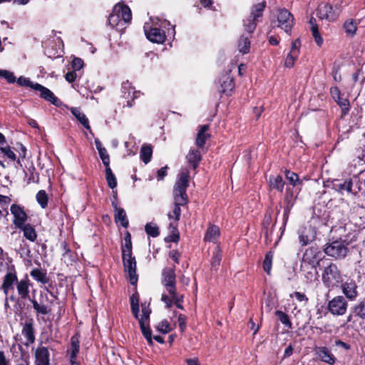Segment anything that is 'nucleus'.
<instances>
[{
	"mask_svg": "<svg viewBox=\"0 0 365 365\" xmlns=\"http://www.w3.org/2000/svg\"><path fill=\"white\" fill-rule=\"evenodd\" d=\"M340 12V9H334L331 5L325 4L319 6L318 15L322 19H324L329 21H334L336 19Z\"/></svg>",
	"mask_w": 365,
	"mask_h": 365,
	"instance_id": "6ab92c4d",
	"label": "nucleus"
},
{
	"mask_svg": "<svg viewBox=\"0 0 365 365\" xmlns=\"http://www.w3.org/2000/svg\"><path fill=\"white\" fill-rule=\"evenodd\" d=\"M277 27L289 34L294 25V17L288 10L285 9H279L277 14Z\"/></svg>",
	"mask_w": 365,
	"mask_h": 365,
	"instance_id": "9d476101",
	"label": "nucleus"
},
{
	"mask_svg": "<svg viewBox=\"0 0 365 365\" xmlns=\"http://www.w3.org/2000/svg\"><path fill=\"white\" fill-rule=\"evenodd\" d=\"M344 297L350 302H354L359 295V287L356 281L348 277L344 282L340 283L339 286Z\"/></svg>",
	"mask_w": 365,
	"mask_h": 365,
	"instance_id": "6e6552de",
	"label": "nucleus"
},
{
	"mask_svg": "<svg viewBox=\"0 0 365 365\" xmlns=\"http://www.w3.org/2000/svg\"><path fill=\"white\" fill-rule=\"evenodd\" d=\"M141 307L143 315L140 319H143V322H145L146 320H149L151 309L148 306H146L145 304H142Z\"/></svg>",
	"mask_w": 365,
	"mask_h": 365,
	"instance_id": "0e129e2a",
	"label": "nucleus"
},
{
	"mask_svg": "<svg viewBox=\"0 0 365 365\" xmlns=\"http://www.w3.org/2000/svg\"><path fill=\"white\" fill-rule=\"evenodd\" d=\"M234 87L233 81L232 78L229 76L226 77V80L223 81L222 84V92L227 93V91H231Z\"/></svg>",
	"mask_w": 365,
	"mask_h": 365,
	"instance_id": "3c124183",
	"label": "nucleus"
},
{
	"mask_svg": "<svg viewBox=\"0 0 365 365\" xmlns=\"http://www.w3.org/2000/svg\"><path fill=\"white\" fill-rule=\"evenodd\" d=\"M171 297L173 298V304L174 303L175 305L180 309L184 310V307L182 305V302H183V295L178 296L177 289L175 292V294H170Z\"/></svg>",
	"mask_w": 365,
	"mask_h": 365,
	"instance_id": "09e8293b",
	"label": "nucleus"
},
{
	"mask_svg": "<svg viewBox=\"0 0 365 365\" xmlns=\"http://www.w3.org/2000/svg\"><path fill=\"white\" fill-rule=\"evenodd\" d=\"M153 154L152 146L150 145H143L140 149V158L147 164L151 160Z\"/></svg>",
	"mask_w": 365,
	"mask_h": 365,
	"instance_id": "72a5a7b5",
	"label": "nucleus"
},
{
	"mask_svg": "<svg viewBox=\"0 0 365 365\" xmlns=\"http://www.w3.org/2000/svg\"><path fill=\"white\" fill-rule=\"evenodd\" d=\"M312 36L314 38V40L318 46H321L322 44L323 40L321 37L319 31H318V26H313V27L311 29Z\"/></svg>",
	"mask_w": 365,
	"mask_h": 365,
	"instance_id": "13d9d810",
	"label": "nucleus"
},
{
	"mask_svg": "<svg viewBox=\"0 0 365 365\" xmlns=\"http://www.w3.org/2000/svg\"><path fill=\"white\" fill-rule=\"evenodd\" d=\"M187 163L195 170L202 160V155L198 149L191 148L186 155Z\"/></svg>",
	"mask_w": 365,
	"mask_h": 365,
	"instance_id": "b1692460",
	"label": "nucleus"
},
{
	"mask_svg": "<svg viewBox=\"0 0 365 365\" xmlns=\"http://www.w3.org/2000/svg\"><path fill=\"white\" fill-rule=\"evenodd\" d=\"M106 178L109 187L114 189L117 186V181L110 166L106 167Z\"/></svg>",
	"mask_w": 365,
	"mask_h": 365,
	"instance_id": "79ce46f5",
	"label": "nucleus"
},
{
	"mask_svg": "<svg viewBox=\"0 0 365 365\" xmlns=\"http://www.w3.org/2000/svg\"><path fill=\"white\" fill-rule=\"evenodd\" d=\"M11 212L14 217L13 223L16 227H21L24 225H25L28 217L21 206L13 204L11 206Z\"/></svg>",
	"mask_w": 365,
	"mask_h": 365,
	"instance_id": "f3484780",
	"label": "nucleus"
},
{
	"mask_svg": "<svg viewBox=\"0 0 365 365\" xmlns=\"http://www.w3.org/2000/svg\"><path fill=\"white\" fill-rule=\"evenodd\" d=\"M327 309L334 316H343L348 309L347 299L342 295L336 296L328 302Z\"/></svg>",
	"mask_w": 365,
	"mask_h": 365,
	"instance_id": "0eeeda50",
	"label": "nucleus"
},
{
	"mask_svg": "<svg viewBox=\"0 0 365 365\" xmlns=\"http://www.w3.org/2000/svg\"><path fill=\"white\" fill-rule=\"evenodd\" d=\"M71 113L83 125V126L91 133L89 121L86 115L82 113L79 108L73 107L70 108Z\"/></svg>",
	"mask_w": 365,
	"mask_h": 365,
	"instance_id": "a878e982",
	"label": "nucleus"
},
{
	"mask_svg": "<svg viewBox=\"0 0 365 365\" xmlns=\"http://www.w3.org/2000/svg\"><path fill=\"white\" fill-rule=\"evenodd\" d=\"M114 11L119 14L124 24L129 23L132 19L131 10L127 5L118 3L114 6Z\"/></svg>",
	"mask_w": 365,
	"mask_h": 365,
	"instance_id": "5701e85b",
	"label": "nucleus"
},
{
	"mask_svg": "<svg viewBox=\"0 0 365 365\" xmlns=\"http://www.w3.org/2000/svg\"><path fill=\"white\" fill-rule=\"evenodd\" d=\"M99 155L105 167H108L110 164V157L106 148L98 151Z\"/></svg>",
	"mask_w": 365,
	"mask_h": 365,
	"instance_id": "4d7b16f0",
	"label": "nucleus"
},
{
	"mask_svg": "<svg viewBox=\"0 0 365 365\" xmlns=\"http://www.w3.org/2000/svg\"><path fill=\"white\" fill-rule=\"evenodd\" d=\"M330 93L334 100L340 106L342 116L346 115L349 110V102L348 99L341 96L340 90L337 87H331L330 88Z\"/></svg>",
	"mask_w": 365,
	"mask_h": 365,
	"instance_id": "a211bd4d",
	"label": "nucleus"
},
{
	"mask_svg": "<svg viewBox=\"0 0 365 365\" xmlns=\"http://www.w3.org/2000/svg\"><path fill=\"white\" fill-rule=\"evenodd\" d=\"M80 339L81 334L79 331H76L71 338L70 349L67 351L70 355L71 365H80L77 361V356L80 350Z\"/></svg>",
	"mask_w": 365,
	"mask_h": 365,
	"instance_id": "f8f14e48",
	"label": "nucleus"
},
{
	"mask_svg": "<svg viewBox=\"0 0 365 365\" xmlns=\"http://www.w3.org/2000/svg\"><path fill=\"white\" fill-rule=\"evenodd\" d=\"M186 321H187V317L185 315H184L182 314H180L178 315V322L179 324L180 331L181 332H184L186 329Z\"/></svg>",
	"mask_w": 365,
	"mask_h": 365,
	"instance_id": "e2e57ef3",
	"label": "nucleus"
},
{
	"mask_svg": "<svg viewBox=\"0 0 365 365\" xmlns=\"http://www.w3.org/2000/svg\"><path fill=\"white\" fill-rule=\"evenodd\" d=\"M131 235L128 232H126L122 242V251H131Z\"/></svg>",
	"mask_w": 365,
	"mask_h": 365,
	"instance_id": "a18cd8bd",
	"label": "nucleus"
},
{
	"mask_svg": "<svg viewBox=\"0 0 365 365\" xmlns=\"http://www.w3.org/2000/svg\"><path fill=\"white\" fill-rule=\"evenodd\" d=\"M322 252H304L302 255V264L310 266L312 268L320 267L321 263L324 265V256Z\"/></svg>",
	"mask_w": 365,
	"mask_h": 365,
	"instance_id": "4468645a",
	"label": "nucleus"
},
{
	"mask_svg": "<svg viewBox=\"0 0 365 365\" xmlns=\"http://www.w3.org/2000/svg\"><path fill=\"white\" fill-rule=\"evenodd\" d=\"M250 41L247 36H241L238 42V49L240 53H247L250 51Z\"/></svg>",
	"mask_w": 365,
	"mask_h": 365,
	"instance_id": "4c0bfd02",
	"label": "nucleus"
},
{
	"mask_svg": "<svg viewBox=\"0 0 365 365\" xmlns=\"http://www.w3.org/2000/svg\"><path fill=\"white\" fill-rule=\"evenodd\" d=\"M299 46H300V42L299 39L295 40L292 43V48L290 53H293L294 55H299Z\"/></svg>",
	"mask_w": 365,
	"mask_h": 365,
	"instance_id": "69168bd1",
	"label": "nucleus"
},
{
	"mask_svg": "<svg viewBox=\"0 0 365 365\" xmlns=\"http://www.w3.org/2000/svg\"><path fill=\"white\" fill-rule=\"evenodd\" d=\"M348 248L341 241L336 240L328 245L324 251H346Z\"/></svg>",
	"mask_w": 365,
	"mask_h": 365,
	"instance_id": "a19ab883",
	"label": "nucleus"
},
{
	"mask_svg": "<svg viewBox=\"0 0 365 365\" xmlns=\"http://www.w3.org/2000/svg\"><path fill=\"white\" fill-rule=\"evenodd\" d=\"M18 277L16 272L14 269H10L9 272H6V274L4 275L3 278V282L1 285L0 289L3 291L4 294L6 296V303L5 306L8 304L7 303V299H9L11 302H16L17 301L16 297L12 294L10 296H9V292H14V285H16V283L18 282Z\"/></svg>",
	"mask_w": 365,
	"mask_h": 365,
	"instance_id": "20e7f679",
	"label": "nucleus"
},
{
	"mask_svg": "<svg viewBox=\"0 0 365 365\" xmlns=\"http://www.w3.org/2000/svg\"><path fill=\"white\" fill-rule=\"evenodd\" d=\"M297 55H294L293 53H289L286 57L284 66L287 68L293 67L294 65L295 60L297 58Z\"/></svg>",
	"mask_w": 365,
	"mask_h": 365,
	"instance_id": "bf43d9fd",
	"label": "nucleus"
},
{
	"mask_svg": "<svg viewBox=\"0 0 365 365\" xmlns=\"http://www.w3.org/2000/svg\"><path fill=\"white\" fill-rule=\"evenodd\" d=\"M284 181L280 175L269 177V186L272 189H276L280 192H283Z\"/></svg>",
	"mask_w": 365,
	"mask_h": 365,
	"instance_id": "7c9ffc66",
	"label": "nucleus"
},
{
	"mask_svg": "<svg viewBox=\"0 0 365 365\" xmlns=\"http://www.w3.org/2000/svg\"><path fill=\"white\" fill-rule=\"evenodd\" d=\"M123 264L125 272L128 273L130 283L132 285H136L138 282V275L136 274V260L132 255L133 252H122Z\"/></svg>",
	"mask_w": 365,
	"mask_h": 365,
	"instance_id": "423d86ee",
	"label": "nucleus"
},
{
	"mask_svg": "<svg viewBox=\"0 0 365 365\" xmlns=\"http://www.w3.org/2000/svg\"><path fill=\"white\" fill-rule=\"evenodd\" d=\"M344 29L347 36H353L357 30V24L353 19H349L344 24Z\"/></svg>",
	"mask_w": 365,
	"mask_h": 365,
	"instance_id": "c9c22d12",
	"label": "nucleus"
},
{
	"mask_svg": "<svg viewBox=\"0 0 365 365\" xmlns=\"http://www.w3.org/2000/svg\"><path fill=\"white\" fill-rule=\"evenodd\" d=\"M34 364L50 365V353L47 347L39 346L34 353Z\"/></svg>",
	"mask_w": 365,
	"mask_h": 365,
	"instance_id": "aec40b11",
	"label": "nucleus"
},
{
	"mask_svg": "<svg viewBox=\"0 0 365 365\" xmlns=\"http://www.w3.org/2000/svg\"><path fill=\"white\" fill-rule=\"evenodd\" d=\"M286 178L289 181L290 184L293 186L296 185L297 182L299 181V177L297 174L294 172L286 170L285 171Z\"/></svg>",
	"mask_w": 365,
	"mask_h": 365,
	"instance_id": "603ef678",
	"label": "nucleus"
},
{
	"mask_svg": "<svg viewBox=\"0 0 365 365\" xmlns=\"http://www.w3.org/2000/svg\"><path fill=\"white\" fill-rule=\"evenodd\" d=\"M273 260V252H266L264 259L262 262V267L264 271L270 275Z\"/></svg>",
	"mask_w": 365,
	"mask_h": 365,
	"instance_id": "58836bf2",
	"label": "nucleus"
},
{
	"mask_svg": "<svg viewBox=\"0 0 365 365\" xmlns=\"http://www.w3.org/2000/svg\"><path fill=\"white\" fill-rule=\"evenodd\" d=\"M108 23L112 27L116 28L117 29H121L120 27L125 25L122 21L119 14L114 11V9L108 17Z\"/></svg>",
	"mask_w": 365,
	"mask_h": 365,
	"instance_id": "2f4dec72",
	"label": "nucleus"
},
{
	"mask_svg": "<svg viewBox=\"0 0 365 365\" xmlns=\"http://www.w3.org/2000/svg\"><path fill=\"white\" fill-rule=\"evenodd\" d=\"M352 186L353 182L351 179L346 180L343 182L334 184V189L341 194H343L344 191L351 193L352 192Z\"/></svg>",
	"mask_w": 365,
	"mask_h": 365,
	"instance_id": "c756f323",
	"label": "nucleus"
},
{
	"mask_svg": "<svg viewBox=\"0 0 365 365\" xmlns=\"http://www.w3.org/2000/svg\"><path fill=\"white\" fill-rule=\"evenodd\" d=\"M316 234L315 228L311 225L303 227L299 236V242L302 246L308 245L314 241Z\"/></svg>",
	"mask_w": 365,
	"mask_h": 365,
	"instance_id": "412c9836",
	"label": "nucleus"
},
{
	"mask_svg": "<svg viewBox=\"0 0 365 365\" xmlns=\"http://www.w3.org/2000/svg\"><path fill=\"white\" fill-rule=\"evenodd\" d=\"M83 66V61L79 58H75L72 61V67L74 70H80Z\"/></svg>",
	"mask_w": 365,
	"mask_h": 365,
	"instance_id": "338daca9",
	"label": "nucleus"
},
{
	"mask_svg": "<svg viewBox=\"0 0 365 365\" xmlns=\"http://www.w3.org/2000/svg\"><path fill=\"white\" fill-rule=\"evenodd\" d=\"M318 359L329 365H334L336 359L331 351L327 346H317L314 349Z\"/></svg>",
	"mask_w": 365,
	"mask_h": 365,
	"instance_id": "dca6fc26",
	"label": "nucleus"
},
{
	"mask_svg": "<svg viewBox=\"0 0 365 365\" xmlns=\"http://www.w3.org/2000/svg\"><path fill=\"white\" fill-rule=\"evenodd\" d=\"M35 91H38L41 93V97L46 101L50 102L54 106H59L61 104L60 100L54 96L52 91L48 88L41 86L39 83H35Z\"/></svg>",
	"mask_w": 365,
	"mask_h": 365,
	"instance_id": "4be33fe9",
	"label": "nucleus"
},
{
	"mask_svg": "<svg viewBox=\"0 0 365 365\" xmlns=\"http://www.w3.org/2000/svg\"><path fill=\"white\" fill-rule=\"evenodd\" d=\"M145 36L148 40L153 43H163L166 38L165 34L158 28H149L148 24L144 26Z\"/></svg>",
	"mask_w": 365,
	"mask_h": 365,
	"instance_id": "2eb2a0df",
	"label": "nucleus"
},
{
	"mask_svg": "<svg viewBox=\"0 0 365 365\" xmlns=\"http://www.w3.org/2000/svg\"><path fill=\"white\" fill-rule=\"evenodd\" d=\"M24 232V236L31 242L36 238L35 229L29 224H25L21 227H19Z\"/></svg>",
	"mask_w": 365,
	"mask_h": 365,
	"instance_id": "473e14b6",
	"label": "nucleus"
},
{
	"mask_svg": "<svg viewBox=\"0 0 365 365\" xmlns=\"http://www.w3.org/2000/svg\"><path fill=\"white\" fill-rule=\"evenodd\" d=\"M354 318L365 320V297L359 299L351 307L346 322H351Z\"/></svg>",
	"mask_w": 365,
	"mask_h": 365,
	"instance_id": "ddd939ff",
	"label": "nucleus"
},
{
	"mask_svg": "<svg viewBox=\"0 0 365 365\" xmlns=\"http://www.w3.org/2000/svg\"><path fill=\"white\" fill-rule=\"evenodd\" d=\"M161 283L170 294H175V292L177 289L175 267L163 269Z\"/></svg>",
	"mask_w": 365,
	"mask_h": 365,
	"instance_id": "1a4fd4ad",
	"label": "nucleus"
},
{
	"mask_svg": "<svg viewBox=\"0 0 365 365\" xmlns=\"http://www.w3.org/2000/svg\"><path fill=\"white\" fill-rule=\"evenodd\" d=\"M31 285L28 276L18 281L16 283V289L19 297L23 299H29L33 305V308L37 314L46 315L51 313V309L47 305L40 304L35 299H31L29 296V287Z\"/></svg>",
	"mask_w": 365,
	"mask_h": 365,
	"instance_id": "f03ea898",
	"label": "nucleus"
},
{
	"mask_svg": "<svg viewBox=\"0 0 365 365\" xmlns=\"http://www.w3.org/2000/svg\"><path fill=\"white\" fill-rule=\"evenodd\" d=\"M291 297H295V299L299 302H304V304H307L309 302V298L304 294L300 292H294L293 294H290Z\"/></svg>",
	"mask_w": 365,
	"mask_h": 365,
	"instance_id": "864d4df0",
	"label": "nucleus"
},
{
	"mask_svg": "<svg viewBox=\"0 0 365 365\" xmlns=\"http://www.w3.org/2000/svg\"><path fill=\"white\" fill-rule=\"evenodd\" d=\"M78 259L77 252H63L61 259L67 264V265H72Z\"/></svg>",
	"mask_w": 365,
	"mask_h": 365,
	"instance_id": "37998d69",
	"label": "nucleus"
},
{
	"mask_svg": "<svg viewBox=\"0 0 365 365\" xmlns=\"http://www.w3.org/2000/svg\"><path fill=\"white\" fill-rule=\"evenodd\" d=\"M145 231L148 236L152 237H156L160 235L159 227L153 222L147 223L145 226Z\"/></svg>",
	"mask_w": 365,
	"mask_h": 365,
	"instance_id": "ea45409f",
	"label": "nucleus"
},
{
	"mask_svg": "<svg viewBox=\"0 0 365 365\" xmlns=\"http://www.w3.org/2000/svg\"><path fill=\"white\" fill-rule=\"evenodd\" d=\"M17 83L21 86H28L35 90V83H32L28 78L19 77L17 80Z\"/></svg>",
	"mask_w": 365,
	"mask_h": 365,
	"instance_id": "5fc2aeb1",
	"label": "nucleus"
},
{
	"mask_svg": "<svg viewBox=\"0 0 365 365\" xmlns=\"http://www.w3.org/2000/svg\"><path fill=\"white\" fill-rule=\"evenodd\" d=\"M170 227L172 228V234L169 236H168L166 238H165V240L167 242H178V240H179V232L177 230V228L174 226H173L171 224L170 225Z\"/></svg>",
	"mask_w": 365,
	"mask_h": 365,
	"instance_id": "8fccbe9b",
	"label": "nucleus"
},
{
	"mask_svg": "<svg viewBox=\"0 0 365 365\" xmlns=\"http://www.w3.org/2000/svg\"><path fill=\"white\" fill-rule=\"evenodd\" d=\"M222 260L221 252H214V255L211 259V266L212 268H217Z\"/></svg>",
	"mask_w": 365,
	"mask_h": 365,
	"instance_id": "052dcab7",
	"label": "nucleus"
},
{
	"mask_svg": "<svg viewBox=\"0 0 365 365\" xmlns=\"http://www.w3.org/2000/svg\"><path fill=\"white\" fill-rule=\"evenodd\" d=\"M220 236V228L216 225H210L205 233V240L215 242Z\"/></svg>",
	"mask_w": 365,
	"mask_h": 365,
	"instance_id": "cd10ccee",
	"label": "nucleus"
},
{
	"mask_svg": "<svg viewBox=\"0 0 365 365\" xmlns=\"http://www.w3.org/2000/svg\"><path fill=\"white\" fill-rule=\"evenodd\" d=\"M324 285L329 289L338 287L342 282V275L337 266L331 262L327 263L322 274Z\"/></svg>",
	"mask_w": 365,
	"mask_h": 365,
	"instance_id": "7ed1b4c3",
	"label": "nucleus"
},
{
	"mask_svg": "<svg viewBox=\"0 0 365 365\" xmlns=\"http://www.w3.org/2000/svg\"><path fill=\"white\" fill-rule=\"evenodd\" d=\"M208 130V125H203L200 127L195 140V144L198 148H204L206 140L210 138V134L207 133Z\"/></svg>",
	"mask_w": 365,
	"mask_h": 365,
	"instance_id": "393cba45",
	"label": "nucleus"
},
{
	"mask_svg": "<svg viewBox=\"0 0 365 365\" xmlns=\"http://www.w3.org/2000/svg\"><path fill=\"white\" fill-rule=\"evenodd\" d=\"M0 77L5 78L9 83H13L16 81L14 73L7 70H0Z\"/></svg>",
	"mask_w": 365,
	"mask_h": 365,
	"instance_id": "de8ad7c7",
	"label": "nucleus"
},
{
	"mask_svg": "<svg viewBox=\"0 0 365 365\" xmlns=\"http://www.w3.org/2000/svg\"><path fill=\"white\" fill-rule=\"evenodd\" d=\"M115 220L120 222V225L126 228L128 226V220L125 210L121 208L115 211Z\"/></svg>",
	"mask_w": 365,
	"mask_h": 365,
	"instance_id": "f704fd0d",
	"label": "nucleus"
},
{
	"mask_svg": "<svg viewBox=\"0 0 365 365\" xmlns=\"http://www.w3.org/2000/svg\"><path fill=\"white\" fill-rule=\"evenodd\" d=\"M265 7V1L255 4L252 7L250 16L244 21V27L247 32L251 34L255 30L258 19L262 16Z\"/></svg>",
	"mask_w": 365,
	"mask_h": 365,
	"instance_id": "39448f33",
	"label": "nucleus"
},
{
	"mask_svg": "<svg viewBox=\"0 0 365 365\" xmlns=\"http://www.w3.org/2000/svg\"><path fill=\"white\" fill-rule=\"evenodd\" d=\"M157 329L162 334H168L171 331L170 324L167 319H164L158 324Z\"/></svg>",
	"mask_w": 365,
	"mask_h": 365,
	"instance_id": "49530a36",
	"label": "nucleus"
},
{
	"mask_svg": "<svg viewBox=\"0 0 365 365\" xmlns=\"http://www.w3.org/2000/svg\"><path fill=\"white\" fill-rule=\"evenodd\" d=\"M36 200L42 208H46L48 205V195L45 190H41L36 194Z\"/></svg>",
	"mask_w": 365,
	"mask_h": 365,
	"instance_id": "c03bdc74",
	"label": "nucleus"
},
{
	"mask_svg": "<svg viewBox=\"0 0 365 365\" xmlns=\"http://www.w3.org/2000/svg\"><path fill=\"white\" fill-rule=\"evenodd\" d=\"M0 150L9 159L12 160H16V154L11 150L9 146L7 147H1Z\"/></svg>",
	"mask_w": 365,
	"mask_h": 365,
	"instance_id": "680f3d73",
	"label": "nucleus"
},
{
	"mask_svg": "<svg viewBox=\"0 0 365 365\" xmlns=\"http://www.w3.org/2000/svg\"><path fill=\"white\" fill-rule=\"evenodd\" d=\"M334 344L337 347H341L342 349H344V350L346 351H348L351 349V346L350 344H349L348 343H346L340 339H336L335 341H334Z\"/></svg>",
	"mask_w": 365,
	"mask_h": 365,
	"instance_id": "774afa93",
	"label": "nucleus"
},
{
	"mask_svg": "<svg viewBox=\"0 0 365 365\" xmlns=\"http://www.w3.org/2000/svg\"><path fill=\"white\" fill-rule=\"evenodd\" d=\"M274 314L282 324H284L285 327H287L289 329L292 328V322L289 319V315L287 313H285L281 310H277L275 312Z\"/></svg>",
	"mask_w": 365,
	"mask_h": 365,
	"instance_id": "e433bc0d",
	"label": "nucleus"
},
{
	"mask_svg": "<svg viewBox=\"0 0 365 365\" xmlns=\"http://www.w3.org/2000/svg\"><path fill=\"white\" fill-rule=\"evenodd\" d=\"M139 325L142 332V334L145 338L149 345L153 344V339H152V331L150 327L149 323L146 325L145 322H143V319H139Z\"/></svg>",
	"mask_w": 365,
	"mask_h": 365,
	"instance_id": "bb28decb",
	"label": "nucleus"
},
{
	"mask_svg": "<svg viewBox=\"0 0 365 365\" xmlns=\"http://www.w3.org/2000/svg\"><path fill=\"white\" fill-rule=\"evenodd\" d=\"M21 325L22 327L21 334L26 339L24 344L29 346L34 344L36 340L34 319L27 318L24 322H21Z\"/></svg>",
	"mask_w": 365,
	"mask_h": 365,
	"instance_id": "9b49d317",
	"label": "nucleus"
},
{
	"mask_svg": "<svg viewBox=\"0 0 365 365\" xmlns=\"http://www.w3.org/2000/svg\"><path fill=\"white\" fill-rule=\"evenodd\" d=\"M190 172L187 168L182 169L179 173L178 180L173 187L174 202L178 205H185L188 202V197L186 192L189 186Z\"/></svg>",
	"mask_w": 365,
	"mask_h": 365,
	"instance_id": "f257e3e1",
	"label": "nucleus"
},
{
	"mask_svg": "<svg viewBox=\"0 0 365 365\" xmlns=\"http://www.w3.org/2000/svg\"><path fill=\"white\" fill-rule=\"evenodd\" d=\"M180 206H182V205H178L174 202V208L173 211V215L168 214V217L170 219L174 218L176 221H178L180 220V214H181V209Z\"/></svg>",
	"mask_w": 365,
	"mask_h": 365,
	"instance_id": "6e6d98bb",
	"label": "nucleus"
},
{
	"mask_svg": "<svg viewBox=\"0 0 365 365\" xmlns=\"http://www.w3.org/2000/svg\"><path fill=\"white\" fill-rule=\"evenodd\" d=\"M30 274L35 280L42 284H47L49 282V278L47 277L46 272L40 269H33L31 271Z\"/></svg>",
	"mask_w": 365,
	"mask_h": 365,
	"instance_id": "c85d7f7f",
	"label": "nucleus"
}]
</instances>
